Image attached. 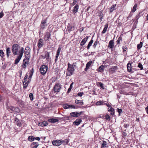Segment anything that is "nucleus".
Instances as JSON below:
<instances>
[{
  "label": "nucleus",
  "instance_id": "nucleus-1",
  "mask_svg": "<svg viewBox=\"0 0 148 148\" xmlns=\"http://www.w3.org/2000/svg\"><path fill=\"white\" fill-rule=\"evenodd\" d=\"M12 51L14 55H16L19 53L18 56L15 60L14 64H17L21 60L24 53V48L20 46L17 44H13L12 47Z\"/></svg>",
  "mask_w": 148,
  "mask_h": 148
},
{
  "label": "nucleus",
  "instance_id": "nucleus-2",
  "mask_svg": "<svg viewBox=\"0 0 148 148\" xmlns=\"http://www.w3.org/2000/svg\"><path fill=\"white\" fill-rule=\"evenodd\" d=\"M68 67L67 69V72L66 73V75L68 76H70L73 75L74 71V69L73 65L70 63H68Z\"/></svg>",
  "mask_w": 148,
  "mask_h": 148
},
{
  "label": "nucleus",
  "instance_id": "nucleus-3",
  "mask_svg": "<svg viewBox=\"0 0 148 148\" xmlns=\"http://www.w3.org/2000/svg\"><path fill=\"white\" fill-rule=\"evenodd\" d=\"M61 89V85L59 83H56L54 86L52 90L54 91V93L59 92Z\"/></svg>",
  "mask_w": 148,
  "mask_h": 148
},
{
  "label": "nucleus",
  "instance_id": "nucleus-4",
  "mask_svg": "<svg viewBox=\"0 0 148 148\" xmlns=\"http://www.w3.org/2000/svg\"><path fill=\"white\" fill-rule=\"evenodd\" d=\"M7 109L11 113L15 112L18 113L20 112V110L19 108H15L12 106H8Z\"/></svg>",
  "mask_w": 148,
  "mask_h": 148
},
{
  "label": "nucleus",
  "instance_id": "nucleus-5",
  "mask_svg": "<svg viewBox=\"0 0 148 148\" xmlns=\"http://www.w3.org/2000/svg\"><path fill=\"white\" fill-rule=\"evenodd\" d=\"M48 67L45 65H42L41 66L40 68V73L43 75L45 74L47 71Z\"/></svg>",
  "mask_w": 148,
  "mask_h": 148
},
{
  "label": "nucleus",
  "instance_id": "nucleus-6",
  "mask_svg": "<svg viewBox=\"0 0 148 148\" xmlns=\"http://www.w3.org/2000/svg\"><path fill=\"white\" fill-rule=\"evenodd\" d=\"M52 143L53 145L59 146L62 144V141L61 140H54L53 141Z\"/></svg>",
  "mask_w": 148,
  "mask_h": 148
},
{
  "label": "nucleus",
  "instance_id": "nucleus-7",
  "mask_svg": "<svg viewBox=\"0 0 148 148\" xmlns=\"http://www.w3.org/2000/svg\"><path fill=\"white\" fill-rule=\"evenodd\" d=\"M47 22V19L44 20H42L40 25L41 29H42V30L45 27L47 26V24H46Z\"/></svg>",
  "mask_w": 148,
  "mask_h": 148
},
{
  "label": "nucleus",
  "instance_id": "nucleus-8",
  "mask_svg": "<svg viewBox=\"0 0 148 148\" xmlns=\"http://www.w3.org/2000/svg\"><path fill=\"white\" fill-rule=\"evenodd\" d=\"M75 28V27L74 25L69 24L67 26V30L70 32L71 31L73 30Z\"/></svg>",
  "mask_w": 148,
  "mask_h": 148
},
{
  "label": "nucleus",
  "instance_id": "nucleus-9",
  "mask_svg": "<svg viewBox=\"0 0 148 148\" xmlns=\"http://www.w3.org/2000/svg\"><path fill=\"white\" fill-rule=\"evenodd\" d=\"M45 56H44L42 55L41 56L42 58H43V59H44L46 58L47 61H49V58L50 56L49 53L47 51H45Z\"/></svg>",
  "mask_w": 148,
  "mask_h": 148
},
{
  "label": "nucleus",
  "instance_id": "nucleus-10",
  "mask_svg": "<svg viewBox=\"0 0 148 148\" xmlns=\"http://www.w3.org/2000/svg\"><path fill=\"white\" fill-rule=\"evenodd\" d=\"M51 34L50 32H47L45 33V34L44 36V39L45 40L47 41L50 37Z\"/></svg>",
  "mask_w": 148,
  "mask_h": 148
},
{
  "label": "nucleus",
  "instance_id": "nucleus-11",
  "mask_svg": "<svg viewBox=\"0 0 148 148\" xmlns=\"http://www.w3.org/2000/svg\"><path fill=\"white\" fill-rule=\"evenodd\" d=\"M43 40L42 38H40L39 39L37 45L38 48H40L42 47L43 45Z\"/></svg>",
  "mask_w": 148,
  "mask_h": 148
},
{
  "label": "nucleus",
  "instance_id": "nucleus-12",
  "mask_svg": "<svg viewBox=\"0 0 148 148\" xmlns=\"http://www.w3.org/2000/svg\"><path fill=\"white\" fill-rule=\"evenodd\" d=\"M114 40H111L109 42L108 45V47L110 49H112L114 46Z\"/></svg>",
  "mask_w": 148,
  "mask_h": 148
},
{
  "label": "nucleus",
  "instance_id": "nucleus-13",
  "mask_svg": "<svg viewBox=\"0 0 148 148\" xmlns=\"http://www.w3.org/2000/svg\"><path fill=\"white\" fill-rule=\"evenodd\" d=\"M88 36H86V37L84 38L82 41L80 43V45L81 46H82L84 45L85 43H86L88 39Z\"/></svg>",
  "mask_w": 148,
  "mask_h": 148
},
{
  "label": "nucleus",
  "instance_id": "nucleus-14",
  "mask_svg": "<svg viewBox=\"0 0 148 148\" xmlns=\"http://www.w3.org/2000/svg\"><path fill=\"white\" fill-rule=\"evenodd\" d=\"M82 121L81 119H77L76 121L73 122V124L75 125H79Z\"/></svg>",
  "mask_w": 148,
  "mask_h": 148
},
{
  "label": "nucleus",
  "instance_id": "nucleus-15",
  "mask_svg": "<svg viewBox=\"0 0 148 148\" xmlns=\"http://www.w3.org/2000/svg\"><path fill=\"white\" fill-rule=\"evenodd\" d=\"M38 124L40 126L43 127L47 125L48 123L46 121H43L38 123Z\"/></svg>",
  "mask_w": 148,
  "mask_h": 148
},
{
  "label": "nucleus",
  "instance_id": "nucleus-16",
  "mask_svg": "<svg viewBox=\"0 0 148 148\" xmlns=\"http://www.w3.org/2000/svg\"><path fill=\"white\" fill-rule=\"evenodd\" d=\"M39 145V144L38 143L33 142L31 145V147L32 148H37Z\"/></svg>",
  "mask_w": 148,
  "mask_h": 148
},
{
  "label": "nucleus",
  "instance_id": "nucleus-17",
  "mask_svg": "<svg viewBox=\"0 0 148 148\" xmlns=\"http://www.w3.org/2000/svg\"><path fill=\"white\" fill-rule=\"evenodd\" d=\"M79 6L77 4L74 7L73 12L74 14H75L77 12L79 9Z\"/></svg>",
  "mask_w": 148,
  "mask_h": 148
},
{
  "label": "nucleus",
  "instance_id": "nucleus-18",
  "mask_svg": "<svg viewBox=\"0 0 148 148\" xmlns=\"http://www.w3.org/2000/svg\"><path fill=\"white\" fill-rule=\"evenodd\" d=\"M6 53L7 57L8 58L9 57L10 53H11V51L10 50V49L9 47H7L6 49Z\"/></svg>",
  "mask_w": 148,
  "mask_h": 148
},
{
  "label": "nucleus",
  "instance_id": "nucleus-19",
  "mask_svg": "<svg viewBox=\"0 0 148 148\" xmlns=\"http://www.w3.org/2000/svg\"><path fill=\"white\" fill-rule=\"evenodd\" d=\"M127 71L128 72H130L132 71V66L130 62H128L127 65Z\"/></svg>",
  "mask_w": 148,
  "mask_h": 148
},
{
  "label": "nucleus",
  "instance_id": "nucleus-20",
  "mask_svg": "<svg viewBox=\"0 0 148 148\" xmlns=\"http://www.w3.org/2000/svg\"><path fill=\"white\" fill-rule=\"evenodd\" d=\"M48 121L51 123H54L58 121V120L57 119L52 118L48 119Z\"/></svg>",
  "mask_w": 148,
  "mask_h": 148
},
{
  "label": "nucleus",
  "instance_id": "nucleus-21",
  "mask_svg": "<svg viewBox=\"0 0 148 148\" xmlns=\"http://www.w3.org/2000/svg\"><path fill=\"white\" fill-rule=\"evenodd\" d=\"M78 112H72L70 113V115L73 117H78Z\"/></svg>",
  "mask_w": 148,
  "mask_h": 148
},
{
  "label": "nucleus",
  "instance_id": "nucleus-22",
  "mask_svg": "<svg viewBox=\"0 0 148 148\" xmlns=\"http://www.w3.org/2000/svg\"><path fill=\"white\" fill-rule=\"evenodd\" d=\"M30 49L29 47H26L25 49V54L26 53L30 54Z\"/></svg>",
  "mask_w": 148,
  "mask_h": 148
},
{
  "label": "nucleus",
  "instance_id": "nucleus-23",
  "mask_svg": "<svg viewBox=\"0 0 148 148\" xmlns=\"http://www.w3.org/2000/svg\"><path fill=\"white\" fill-rule=\"evenodd\" d=\"M106 66H103V65H101L98 68V71H99L102 72H103L104 71V68Z\"/></svg>",
  "mask_w": 148,
  "mask_h": 148
},
{
  "label": "nucleus",
  "instance_id": "nucleus-24",
  "mask_svg": "<svg viewBox=\"0 0 148 148\" xmlns=\"http://www.w3.org/2000/svg\"><path fill=\"white\" fill-rule=\"evenodd\" d=\"M107 147H108L107 142L105 141H103V143L101 144V148H105Z\"/></svg>",
  "mask_w": 148,
  "mask_h": 148
},
{
  "label": "nucleus",
  "instance_id": "nucleus-25",
  "mask_svg": "<svg viewBox=\"0 0 148 148\" xmlns=\"http://www.w3.org/2000/svg\"><path fill=\"white\" fill-rule=\"evenodd\" d=\"M62 141V144L63 143L64 144V145H67L68 143L69 142V140L66 139L64 140H61Z\"/></svg>",
  "mask_w": 148,
  "mask_h": 148
},
{
  "label": "nucleus",
  "instance_id": "nucleus-26",
  "mask_svg": "<svg viewBox=\"0 0 148 148\" xmlns=\"http://www.w3.org/2000/svg\"><path fill=\"white\" fill-rule=\"evenodd\" d=\"M108 24H106L105 25V27L102 32L103 34H104L106 32L108 28Z\"/></svg>",
  "mask_w": 148,
  "mask_h": 148
},
{
  "label": "nucleus",
  "instance_id": "nucleus-27",
  "mask_svg": "<svg viewBox=\"0 0 148 148\" xmlns=\"http://www.w3.org/2000/svg\"><path fill=\"white\" fill-rule=\"evenodd\" d=\"M28 62H29L27 61H24V60H23V64L22 65V67L23 68H25L27 66L26 64H28Z\"/></svg>",
  "mask_w": 148,
  "mask_h": 148
},
{
  "label": "nucleus",
  "instance_id": "nucleus-28",
  "mask_svg": "<svg viewBox=\"0 0 148 148\" xmlns=\"http://www.w3.org/2000/svg\"><path fill=\"white\" fill-rule=\"evenodd\" d=\"M116 4L113 5L110 8V12H112L114 10H116L115 8L116 6Z\"/></svg>",
  "mask_w": 148,
  "mask_h": 148
},
{
  "label": "nucleus",
  "instance_id": "nucleus-29",
  "mask_svg": "<svg viewBox=\"0 0 148 148\" xmlns=\"http://www.w3.org/2000/svg\"><path fill=\"white\" fill-rule=\"evenodd\" d=\"M29 81H24L23 82V88H27L28 85L29 84Z\"/></svg>",
  "mask_w": 148,
  "mask_h": 148
},
{
  "label": "nucleus",
  "instance_id": "nucleus-30",
  "mask_svg": "<svg viewBox=\"0 0 148 148\" xmlns=\"http://www.w3.org/2000/svg\"><path fill=\"white\" fill-rule=\"evenodd\" d=\"M93 41L92 39H91L89 42L87 47V49H88L90 48V47L92 45L93 43Z\"/></svg>",
  "mask_w": 148,
  "mask_h": 148
},
{
  "label": "nucleus",
  "instance_id": "nucleus-31",
  "mask_svg": "<svg viewBox=\"0 0 148 148\" xmlns=\"http://www.w3.org/2000/svg\"><path fill=\"white\" fill-rule=\"evenodd\" d=\"M28 140L31 142L35 140V137L32 136H29L28 138Z\"/></svg>",
  "mask_w": 148,
  "mask_h": 148
},
{
  "label": "nucleus",
  "instance_id": "nucleus-32",
  "mask_svg": "<svg viewBox=\"0 0 148 148\" xmlns=\"http://www.w3.org/2000/svg\"><path fill=\"white\" fill-rule=\"evenodd\" d=\"M137 4H135L134 7H133L132 9V10L131 12H135V11L136 10V8L137 7Z\"/></svg>",
  "mask_w": 148,
  "mask_h": 148
},
{
  "label": "nucleus",
  "instance_id": "nucleus-33",
  "mask_svg": "<svg viewBox=\"0 0 148 148\" xmlns=\"http://www.w3.org/2000/svg\"><path fill=\"white\" fill-rule=\"evenodd\" d=\"M143 46V43L140 42V44H138L137 46V48L138 49H140Z\"/></svg>",
  "mask_w": 148,
  "mask_h": 148
},
{
  "label": "nucleus",
  "instance_id": "nucleus-34",
  "mask_svg": "<svg viewBox=\"0 0 148 148\" xmlns=\"http://www.w3.org/2000/svg\"><path fill=\"white\" fill-rule=\"evenodd\" d=\"M92 63V61L88 62L86 64V66L87 68H89Z\"/></svg>",
  "mask_w": 148,
  "mask_h": 148
},
{
  "label": "nucleus",
  "instance_id": "nucleus-35",
  "mask_svg": "<svg viewBox=\"0 0 148 148\" xmlns=\"http://www.w3.org/2000/svg\"><path fill=\"white\" fill-rule=\"evenodd\" d=\"M0 56L2 58L4 56V53L2 50H0Z\"/></svg>",
  "mask_w": 148,
  "mask_h": 148
},
{
  "label": "nucleus",
  "instance_id": "nucleus-36",
  "mask_svg": "<svg viewBox=\"0 0 148 148\" xmlns=\"http://www.w3.org/2000/svg\"><path fill=\"white\" fill-rule=\"evenodd\" d=\"M103 102L102 101H97L96 103V104L97 106H100L102 105L103 104Z\"/></svg>",
  "mask_w": 148,
  "mask_h": 148
},
{
  "label": "nucleus",
  "instance_id": "nucleus-37",
  "mask_svg": "<svg viewBox=\"0 0 148 148\" xmlns=\"http://www.w3.org/2000/svg\"><path fill=\"white\" fill-rule=\"evenodd\" d=\"M138 67L140 68V70H142L143 69V65L140 63H139L138 64Z\"/></svg>",
  "mask_w": 148,
  "mask_h": 148
},
{
  "label": "nucleus",
  "instance_id": "nucleus-38",
  "mask_svg": "<svg viewBox=\"0 0 148 148\" xmlns=\"http://www.w3.org/2000/svg\"><path fill=\"white\" fill-rule=\"evenodd\" d=\"M122 38L121 37H119L118 38V40H117V44H120V43L121 41H122Z\"/></svg>",
  "mask_w": 148,
  "mask_h": 148
},
{
  "label": "nucleus",
  "instance_id": "nucleus-39",
  "mask_svg": "<svg viewBox=\"0 0 148 148\" xmlns=\"http://www.w3.org/2000/svg\"><path fill=\"white\" fill-rule=\"evenodd\" d=\"M15 123L16 124L19 126H21V123L20 121L18 120L17 122H16Z\"/></svg>",
  "mask_w": 148,
  "mask_h": 148
},
{
  "label": "nucleus",
  "instance_id": "nucleus-40",
  "mask_svg": "<svg viewBox=\"0 0 148 148\" xmlns=\"http://www.w3.org/2000/svg\"><path fill=\"white\" fill-rule=\"evenodd\" d=\"M105 119L106 120L110 121V116L108 114H107L105 116Z\"/></svg>",
  "mask_w": 148,
  "mask_h": 148
},
{
  "label": "nucleus",
  "instance_id": "nucleus-41",
  "mask_svg": "<svg viewBox=\"0 0 148 148\" xmlns=\"http://www.w3.org/2000/svg\"><path fill=\"white\" fill-rule=\"evenodd\" d=\"M29 97L31 100L32 101L33 99V95L32 93H30L29 95Z\"/></svg>",
  "mask_w": 148,
  "mask_h": 148
},
{
  "label": "nucleus",
  "instance_id": "nucleus-42",
  "mask_svg": "<svg viewBox=\"0 0 148 148\" xmlns=\"http://www.w3.org/2000/svg\"><path fill=\"white\" fill-rule=\"evenodd\" d=\"M30 57H25V58L24 59V61H28L29 62V60L30 59Z\"/></svg>",
  "mask_w": 148,
  "mask_h": 148
},
{
  "label": "nucleus",
  "instance_id": "nucleus-43",
  "mask_svg": "<svg viewBox=\"0 0 148 148\" xmlns=\"http://www.w3.org/2000/svg\"><path fill=\"white\" fill-rule=\"evenodd\" d=\"M33 72H34V69H32V70L30 71V75L29 76V78H31L33 74Z\"/></svg>",
  "mask_w": 148,
  "mask_h": 148
},
{
  "label": "nucleus",
  "instance_id": "nucleus-44",
  "mask_svg": "<svg viewBox=\"0 0 148 148\" xmlns=\"http://www.w3.org/2000/svg\"><path fill=\"white\" fill-rule=\"evenodd\" d=\"M97 43H98L97 41H96L94 42L93 45V47L94 48H96Z\"/></svg>",
  "mask_w": 148,
  "mask_h": 148
},
{
  "label": "nucleus",
  "instance_id": "nucleus-45",
  "mask_svg": "<svg viewBox=\"0 0 148 148\" xmlns=\"http://www.w3.org/2000/svg\"><path fill=\"white\" fill-rule=\"evenodd\" d=\"M117 111L118 112L119 115H120V114L122 112V110L121 109L117 108Z\"/></svg>",
  "mask_w": 148,
  "mask_h": 148
},
{
  "label": "nucleus",
  "instance_id": "nucleus-46",
  "mask_svg": "<svg viewBox=\"0 0 148 148\" xmlns=\"http://www.w3.org/2000/svg\"><path fill=\"white\" fill-rule=\"evenodd\" d=\"M114 109L111 107H110V108H108V111L109 112H112L113 111H114Z\"/></svg>",
  "mask_w": 148,
  "mask_h": 148
},
{
  "label": "nucleus",
  "instance_id": "nucleus-47",
  "mask_svg": "<svg viewBox=\"0 0 148 148\" xmlns=\"http://www.w3.org/2000/svg\"><path fill=\"white\" fill-rule=\"evenodd\" d=\"M68 104H65L63 105V107L64 109H67L68 108Z\"/></svg>",
  "mask_w": 148,
  "mask_h": 148
},
{
  "label": "nucleus",
  "instance_id": "nucleus-48",
  "mask_svg": "<svg viewBox=\"0 0 148 148\" xmlns=\"http://www.w3.org/2000/svg\"><path fill=\"white\" fill-rule=\"evenodd\" d=\"M100 86L103 89H104L103 84L102 83L100 82L99 83Z\"/></svg>",
  "mask_w": 148,
  "mask_h": 148
},
{
  "label": "nucleus",
  "instance_id": "nucleus-49",
  "mask_svg": "<svg viewBox=\"0 0 148 148\" xmlns=\"http://www.w3.org/2000/svg\"><path fill=\"white\" fill-rule=\"evenodd\" d=\"M122 49L123 51L125 52L127 50V47L126 46H123Z\"/></svg>",
  "mask_w": 148,
  "mask_h": 148
},
{
  "label": "nucleus",
  "instance_id": "nucleus-50",
  "mask_svg": "<svg viewBox=\"0 0 148 148\" xmlns=\"http://www.w3.org/2000/svg\"><path fill=\"white\" fill-rule=\"evenodd\" d=\"M4 15V14L3 12L2 11L0 12V18H1L3 17Z\"/></svg>",
  "mask_w": 148,
  "mask_h": 148
},
{
  "label": "nucleus",
  "instance_id": "nucleus-51",
  "mask_svg": "<svg viewBox=\"0 0 148 148\" xmlns=\"http://www.w3.org/2000/svg\"><path fill=\"white\" fill-rule=\"evenodd\" d=\"M28 75L27 74L24 78V81H27Z\"/></svg>",
  "mask_w": 148,
  "mask_h": 148
},
{
  "label": "nucleus",
  "instance_id": "nucleus-52",
  "mask_svg": "<svg viewBox=\"0 0 148 148\" xmlns=\"http://www.w3.org/2000/svg\"><path fill=\"white\" fill-rule=\"evenodd\" d=\"M76 2L77 1H76L73 2V3H71L70 5L72 6H74V5L75 4Z\"/></svg>",
  "mask_w": 148,
  "mask_h": 148
},
{
  "label": "nucleus",
  "instance_id": "nucleus-53",
  "mask_svg": "<svg viewBox=\"0 0 148 148\" xmlns=\"http://www.w3.org/2000/svg\"><path fill=\"white\" fill-rule=\"evenodd\" d=\"M83 94V92H79L77 94V95L78 96H79L80 97H81L82 96V95Z\"/></svg>",
  "mask_w": 148,
  "mask_h": 148
},
{
  "label": "nucleus",
  "instance_id": "nucleus-54",
  "mask_svg": "<svg viewBox=\"0 0 148 148\" xmlns=\"http://www.w3.org/2000/svg\"><path fill=\"white\" fill-rule=\"evenodd\" d=\"M84 27H82L80 28L79 29V32H82L84 30Z\"/></svg>",
  "mask_w": 148,
  "mask_h": 148
},
{
  "label": "nucleus",
  "instance_id": "nucleus-55",
  "mask_svg": "<svg viewBox=\"0 0 148 148\" xmlns=\"http://www.w3.org/2000/svg\"><path fill=\"white\" fill-rule=\"evenodd\" d=\"M79 101H80L79 100H78L77 99H76L75 100V103L76 104H79Z\"/></svg>",
  "mask_w": 148,
  "mask_h": 148
},
{
  "label": "nucleus",
  "instance_id": "nucleus-56",
  "mask_svg": "<svg viewBox=\"0 0 148 148\" xmlns=\"http://www.w3.org/2000/svg\"><path fill=\"white\" fill-rule=\"evenodd\" d=\"M129 126V125L128 124H124V127L126 128H127Z\"/></svg>",
  "mask_w": 148,
  "mask_h": 148
},
{
  "label": "nucleus",
  "instance_id": "nucleus-57",
  "mask_svg": "<svg viewBox=\"0 0 148 148\" xmlns=\"http://www.w3.org/2000/svg\"><path fill=\"white\" fill-rule=\"evenodd\" d=\"M59 55H58V54H56V58L55 59V60L56 62L58 58Z\"/></svg>",
  "mask_w": 148,
  "mask_h": 148
},
{
  "label": "nucleus",
  "instance_id": "nucleus-58",
  "mask_svg": "<svg viewBox=\"0 0 148 148\" xmlns=\"http://www.w3.org/2000/svg\"><path fill=\"white\" fill-rule=\"evenodd\" d=\"M25 57H30V53L28 54V53H26V54H25Z\"/></svg>",
  "mask_w": 148,
  "mask_h": 148
},
{
  "label": "nucleus",
  "instance_id": "nucleus-59",
  "mask_svg": "<svg viewBox=\"0 0 148 148\" xmlns=\"http://www.w3.org/2000/svg\"><path fill=\"white\" fill-rule=\"evenodd\" d=\"M79 103L81 105H83L84 104V103L82 101H80L79 102Z\"/></svg>",
  "mask_w": 148,
  "mask_h": 148
},
{
  "label": "nucleus",
  "instance_id": "nucleus-60",
  "mask_svg": "<svg viewBox=\"0 0 148 148\" xmlns=\"http://www.w3.org/2000/svg\"><path fill=\"white\" fill-rule=\"evenodd\" d=\"M18 120H19V119L17 117H15L14 118V121H15V123L17 122Z\"/></svg>",
  "mask_w": 148,
  "mask_h": 148
},
{
  "label": "nucleus",
  "instance_id": "nucleus-61",
  "mask_svg": "<svg viewBox=\"0 0 148 148\" xmlns=\"http://www.w3.org/2000/svg\"><path fill=\"white\" fill-rule=\"evenodd\" d=\"M122 134L123 136H126L127 135V133L125 132H123L122 133Z\"/></svg>",
  "mask_w": 148,
  "mask_h": 148
},
{
  "label": "nucleus",
  "instance_id": "nucleus-62",
  "mask_svg": "<svg viewBox=\"0 0 148 148\" xmlns=\"http://www.w3.org/2000/svg\"><path fill=\"white\" fill-rule=\"evenodd\" d=\"M35 139H36L37 140L39 141L40 140V137H38L36 138H35Z\"/></svg>",
  "mask_w": 148,
  "mask_h": 148
},
{
  "label": "nucleus",
  "instance_id": "nucleus-63",
  "mask_svg": "<svg viewBox=\"0 0 148 148\" xmlns=\"http://www.w3.org/2000/svg\"><path fill=\"white\" fill-rule=\"evenodd\" d=\"M104 104L106 105L108 107H110L111 106L109 104H107V103H105Z\"/></svg>",
  "mask_w": 148,
  "mask_h": 148
},
{
  "label": "nucleus",
  "instance_id": "nucleus-64",
  "mask_svg": "<svg viewBox=\"0 0 148 148\" xmlns=\"http://www.w3.org/2000/svg\"><path fill=\"white\" fill-rule=\"evenodd\" d=\"M145 110L147 112V113L148 114V106L145 108Z\"/></svg>",
  "mask_w": 148,
  "mask_h": 148
}]
</instances>
